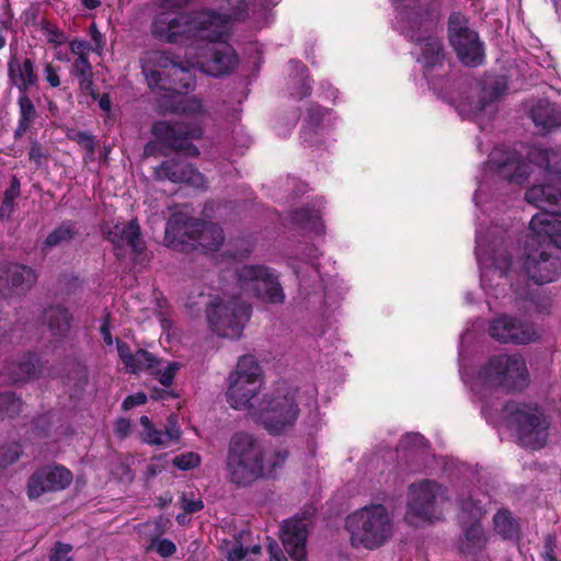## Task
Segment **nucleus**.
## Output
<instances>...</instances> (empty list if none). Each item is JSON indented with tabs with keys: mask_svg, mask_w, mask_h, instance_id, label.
Segmentation results:
<instances>
[{
	"mask_svg": "<svg viewBox=\"0 0 561 561\" xmlns=\"http://www.w3.org/2000/svg\"><path fill=\"white\" fill-rule=\"evenodd\" d=\"M411 38L420 46L421 61L424 66V72L427 75L434 68L442 66L445 59L444 45L439 37L427 35H411Z\"/></svg>",
	"mask_w": 561,
	"mask_h": 561,
	"instance_id": "26",
	"label": "nucleus"
},
{
	"mask_svg": "<svg viewBox=\"0 0 561 561\" xmlns=\"http://www.w3.org/2000/svg\"><path fill=\"white\" fill-rule=\"evenodd\" d=\"M130 421L125 417H119L114 424V433L119 439H124L130 432Z\"/></svg>",
	"mask_w": 561,
	"mask_h": 561,
	"instance_id": "60",
	"label": "nucleus"
},
{
	"mask_svg": "<svg viewBox=\"0 0 561 561\" xmlns=\"http://www.w3.org/2000/svg\"><path fill=\"white\" fill-rule=\"evenodd\" d=\"M493 265L501 278L511 279L513 257L510 253H504L493 259Z\"/></svg>",
	"mask_w": 561,
	"mask_h": 561,
	"instance_id": "48",
	"label": "nucleus"
},
{
	"mask_svg": "<svg viewBox=\"0 0 561 561\" xmlns=\"http://www.w3.org/2000/svg\"><path fill=\"white\" fill-rule=\"evenodd\" d=\"M51 416L49 413L37 415L32 422V434L36 438H46L51 433Z\"/></svg>",
	"mask_w": 561,
	"mask_h": 561,
	"instance_id": "43",
	"label": "nucleus"
},
{
	"mask_svg": "<svg viewBox=\"0 0 561 561\" xmlns=\"http://www.w3.org/2000/svg\"><path fill=\"white\" fill-rule=\"evenodd\" d=\"M444 488L433 480H423L409 488L407 519L412 524L413 518L422 522L439 519L437 499L443 497Z\"/></svg>",
	"mask_w": 561,
	"mask_h": 561,
	"instance_id": "13",
	"label": "nucleus"
},
{
	"mask_svg": "<svg viewBox=\"0 0 561 561\" xmlns=\"http://www.w3.org/2000/svg\"><path fill=\"white\" fill-rule=\"evenodd\" d=\"M148 85L151 89L164 91L162 96V105L173 113H199L203 110L202 102L192 99L184 103L187 93L195 88V78L190 66L184 62L178 67H173L171 72L144 69Z\"/></svg>",
	"mask_w": 561,
	"mask_h": 561,
	"instance_id": "4",
	"label": "nucleus"
},
{
	"mask_svg": "<svg viewBox=\"0 0 561 561\" xmlns=\"http://www.w3.org/2000/svg\"><path fill=\"white\" fill-rule=\"evenodd\" d=\"M43 158L44 151L42 145L38 141H33L28 150L30 161H33L36 165H39L42 163Z\"/></svg>",
	"mask_w": 561,
	"mask_h": 561,
	"instance_id": "62",
	"label": "nucleus"
},
{
	"mask_svg": "<svg viewBox=\"0 0 561 561\" xmlns=\"http://www.w3.org/2000/svg\"><path fill=\"white\" fill-rule=\"evenodd\" d=\"M282 542L285 551L293 561H308L306 524L300 519L285 520L282 527Z\"/></svg>",
	"mask_w": 561,
	"mask_h": 561,
	"instance_id": "21",
	"label": "nucleus"
},
{
	"mask_svg": "<svg viewBox=\"0 0 561 561\" xmlns=\"http://www.w3.org/2000/svg\"><path fill=\"white\" fill-rule=\"evenodd\" d=\"M22 399L12 391L0 392V419H13L22 410Z\"/></svg>",
	"mask_w": 561,
	"mask_h": 561,
	"instance_id": "38",
	"label": "nucleus"
},
{
	"mask_svg": "<svg viewBox=\"0 0 561 561\" xmlns=\"http://www.w3.org/2000/svg\"><path fill=\"white\" fill-rule=\"evenodd\" d=\"M72 546L61 541H56L51 548L48 559L49 561H72L70 556Z\"/></svg>",
	"mask_w": 561,
	"mask_h": 561,
	"instance_id": "50",
	"label": "nucleus"
},
{
	"mask_svg": "<svg viewBox=\"0 0 561 561\" xmlns=\"http://www.w3.org/2000/svg\"><path fill=\"white\" fill-rule=\"evenodd\" d=\"M180 369V364L176 362H171L167 365L164 369H159L156 367L150 370V375H152L164 387H170L173 383L174 377Z\"/></svg>",
	"mask_w": 561,
	"mask_h": 561,
	"instance_id": "45",
	"label": "nucleus"
},
{
	"mask_svg": "<svg viewBox=\"0 0 561 561\" xmlns=\"http://www.w3.org/2000/svg\"><path fill=\"white\" fill-rule=\"evenodd\" d=\"M78 234L76 224L72 220H64L58 227L48 233L43 242L42 251L53 249L62 243L70 242Z\"/></svg>",
	"mask_w": 561,
	"mask_h": 561,
	"instance_id": "32",
	"label": "nucleus"
},
{
	"mask_svg": "<svg viewBox=\"0 0 561 561\" xmlns=\"http://www.w3.org/2000/svg\"><path fill=\"white\" fill-rule=\"evenodd\" d=\"M411 23L412 35H419L417 33L424 31L428 32L433 30L439 19L438 13L431 7H417L413 11L407 14Z\"/></svg>",
	"mask_w": 561,
	"mask_h": 561,
	"instance_id": "30",
	"label": "nucleus"
},
{
	"mask_svg": "<svg viewBox=\"0 0 561 561\" xmlns=\"http://www.w3.org/2000/svg\"><path fill=\"white\" fill-rule=\"evenodd\" d=\"M241 284L254 283L256 296L268 304H282L285 299L283 287L274 270L265 265H243L236 271Z\"/></svg>",
	"mask_w": 561,
	"mask_h": 561,
	"instance_id": "14",
	"label": "nucleus"
},
{
	"mask_svg": "<svg viewBox=\"0 0 561 561\" xmlns=\"http://www.w3.org/2000/svg\"><path fill=\"white\" fill-rule=\"evenodd\" d=\"M172 463L180 470H191L201 463V457L196 453L187 451L175 456Z\"/></svg>",
	"mask_w": 561,
	"mask_h": 561,
	"instance_id": "47",
	"label": "nucleus"
},
{
	"mask_svg": "<svg viewBox=\"0 0 561 561\" xmlns=\"http://www.w3.org/2000/svg\"><path fill=\"white\" fill-rule=\"evenodd\" d=\"M102 233L104 238L113 244L117 257L121 256L118 251L124 250L125 247L130 248L135 257H139L147 249L146 242L141 237L139 222L136 218L127 222L102 227Z\"/></svg>",
	"mask_w": 561,
	"mask_h": 561,
	"instance_id": "18",
	"label": "nucleus"
},
{
	"mask_svg": "<svg viewBox=\"0 0 561 561\" xmlns=\"http://www.w3.org/2000/svg\"><path fill=\"white\" fill-rule=\"evenodd\" d=\"M327 110L320 105L312 104L307 110L305 118L304 134H314L321 126Z\"/></svg>",
	"mask_w": 561,
	"mask_h": 561,
	"instance_id": "39",
	"label": "nucleus"
},
{
	"mask_svg": "<svg viewBox=\"0 0 561 561\" xmlns=\"http://www.w3.org/2000/svg\"><path fill=\"white\" fill-rule=\"evenodd\" d=\"M288 456L287 449H277L266 457L264 448L252 434L237 432L227 447V481L237 488H249L256 481L275 479Z\"/></svg>",
	"mask_w": 561,
	"mask_h": 561,
	"instance_id": "2",
	"label": "nucleus"
},
{
	"mask_svg": "<svg viewBox=\"0 0 561 561\" xmlns=\"http://www.w3.org/2000/svg\"><path fill=\"white\" fill-rule=\"evenodd\" d=\"M0 277H5L10 288L16 294L27 293L37 280L35 270L19 263H5L0 266Z\"/></svg>",
	"mask_w": 561,
	"mask_h": 561,
	"instance_id": "24",
	"label": "nucleus"
},
{
	"mask_svg": "<svg viewBox=\"0 0 561 561\" xmlns=\"http://www.w3.org/2000/svg\"><path fill=\"white\" fill-rule=\"evenodd\" d=\"M43 365L37 354L26 352L19 358L7 362L3 371L12 382L37 379L42 374Z\"/></svg>",
	"mask_w": 561,
	"mask_h": 561,
	"instance_id": "23",
	"label": "nucleus"
},
{
	"mask_svg": "<svg viewBox=\"0 0 561 561\" xmlns=\"http://www.w3.org/2000/svg\"><path fill=\"white\" fill-rule=\"evenodd\" d=\"M45 77L46 81L49 83L50 87L57 88L60 85V78L58 75V68L53 66L51 64H48L45 67Z\"/></svg>",
	"mask_w": 561,
	"mask_h": 561,
	"instance_id": "63",
	"label": "nucleus"
},
{
	"mask_svg": "<svg viewBox=\"0 0 561 561\" xmlns=\"http://www.w3.org/2000/svg\"><path fill=\"white\" fill-rule=\"evenodd\" d=\"M130 365V367H126V371L130 374L136 375L141 370H147L150 373V370L160 365V359L152 353L139 348L133 354Z\"/></svg>",
	"mask_w": 561,
	"mask_h": 561,
	"instance_id": "36",
	"label": "nucleus"
},
{
	"mask_svg": "<svg viewBox=\"0 0 561 561\" xmlns=\"http://www.w3.org/2000/svg\"><path fill=\"white\" fill-rule=\"evenodd\" d=\"M151 133L159 142L170 149L184 152L190 157L199 154L198 148L192 142L203 135L202 127L196 123L159 121L152 125Z\"/></svg>",
	"mask_w": 561,
	"mask_h": 561,
	"instance_id": "12",
	"label": "nucleus"
},
{
	"mask_svg": "<svg viewBox=\"0 0 561 561\" xmlns=\"http://www.w3.org/2000/svg\"><path fill=\"white\" fill-rule=\"evenodd\" d=\"M245 533H240L233 546L227 551V561H249L245 559L249 548L243 547L241 539Z\"/></svg>",
	"mask_w": 561,
	"mask_h": 561,
	"instance_id": "52",
	"label": "nucleus"
},
{
	"mask_svg": "<svg viewBox=\"0 0 561 561\" xmlns=\"http://www.w3.org/2000/svg\"><path fill=\"white\" fill-rule=\"evenodd\" d=\"M72 472L61 465L38 468L27 480V496L36 500L48 492L67 489L72 482Z\"/></svg>",
	"mask_w": 561,
	"mask_h": 561,
	"instance_id": "16",
	"label": "nucleus"
},
{
	"mask_svg": "<svg viewBox=\"0 0 561 561\" xmlns=\"http://www.w3.org/2000/svg\"><path fill=\"white\" fill-rule=\"evenodd\" d=\"M8 76L11 83L18 88L19 93H27L28 89L34 87L38 80L34 61L30 58H25L21 64L15 57H12L8 62Z\"/></svg>",
	"mask_w": 561,
	"mask_h": 561,
	"instance_id": "27",
	"label": "nucleus"
},
{
	"mask_svg": "<svg viewBox=\"0 0 561 561\" xmlns=\"http://www.w3.org/2000/svg\"><path fill=\"white\" fill-rule=\"evenodd\" d=\"M71 73L78 79L82 93L90 95L93 100L100 96L94 87L92 66L89 60L76 59L71 67Z\"/></svg>",
	"mask_w": 561,
	"mask_h": 561,
	"instance_id": "31",
	"label": "nucleus"
},
{
	"mask_svg": "<svg viewBox=\"0 0 561 561\" xmlns=\"http://www.w3.org/2000/svg\"><path fill=\"white\" fill-rule=\"evenodd\" d=\"M447 35L458 60L466 67L478 68L485 61V46L477 31L469 27L468 19L460 12H451L447 22Z\"/></svg>",
	"mask_w": 561,
	"mask_h": 561,
	"instance_id": "9",
	"label": "nucleus"
},
{
	"mask_svg": "<svg viewBox=\"0 0 561 561\" xmlns=\"http://www.w3.org/2000/svg\"><path fill=\"white\" fill-rule=\"evenodd\" d=\"M18 105L20 114L19 121H22V124L28 123L32 125L37 116V112L27 93L19 94Z\"/></svg>",
	"mask_w": 561,
	"mask_h": 561,
	"instance_id": "40",
	"label": "nucleus"
},
{
	"mask_svg": "<svg viewBox=\"0 0 561 561\" xmlns=\"http://www.w3.org/2000/svg\"><path fill=\"white\" fill-rule=\"evenodd\" d=\"M318 219V211L309 207H300L291 213L293 224L304 228L314 226Z\"/></svg>",
	"mask_w": 561,
	"mask_h": 561,
	"instance_id": "41",
	"label": "nucleus"
},
{
	"mask_svg": "<svg viewBox=\"0 0 561 561\" xmlns=\"http://www.w3.org/2000/svg\"><path fill=\"white\" fill-rule=\"evenodd\" d=\"M227 401L233 409H252V400L261 388V367L254 356L239 358L236 371L229 377Z\"/></svg>",
	"mask_w": 561,
	"mask_h": 561,
	"instance_id": "11",
	"label": "nucleus"
},
{
	"mask_svg": "<svg viewBox=\"0 0 561 561\" xmlns=\"http://www.w3.org/2000/svg\"><path fill=\"white\" fill-rule=\"evenodd\" d=\"M299 415L296 390L279 385L274 392L266 394L262 405L255 412L256 422L272 435L280 434L286 427L294 425Z\"/></svg>",
	"mask_w": 561,
	"mask_h": 561,
	"instance_id": "8",
	"label": "nucleus"
},
{
	"mask_svg": "<svg viewBox=\"0 0 561 561\" xmlns=\"http://www.w3.org/2000/svg\"><path fill=\"white\" fill-rule=\"evenodd\" d=\"M503 413L520 445L530 449H540L545 446L550 424L537 404L510 400L504 404Z\"/></svg>",
	"mask_w": 561,
	"mask_h": 561,
	"instance_id": "5",
	"label": "nucleus"
},
{
	"mask_svg": "<svg viewBox=\"0 0 561 561\" xmlns=\"http://www.w3.org/2000/svg\"><path fill=\"white\" fill-rule=\"evenodd\" d=\"M147 550L156 551L162 558H169L173 556L176 551L175 543L167 538H160V536H154L150 539V543L147 547Z\"/></svg>",
	"mask_w": 561,
	"mask_h": 561,
	"instance_id": "44",
	"label": "nucleus"
},
{
	"mask_svg": "<svg viewBox=\"0 0 561 561\" xmlns=\"http://www.w3.org/2000/svg\"><path fill=\"white\" fill-rule=\"evenodd\" d=\"M111 325H112V316L110 312H106L103 314L101 319V327H100V333L103 337V342L111 346L113 344V336L111 333Z\"/></svg>",
	"mask_w": 561,
	"mask_h": 561,
	"instance_id": "56",
	"label": "nucleus"
},
{
	"mask_svg": "<svg viewBox=\"0 0 561 561\" xmlns=\"http://www.w3.org/2000/svg\"><path fill=\"white\" fill-rule=\"evenodd\" d=\"M525 201L541 210L529 222L540 248L526 252L523 270L535 284L554 282L561 274V259L543 247L561 249V178L553 183L529 187L525 193Z\"/></svg>",
	"mask_w": 561,
	"mask_h": 561,
	"instance_id": "1",
	"label": "nucleus"
},
{
	"mask_svg": "<svg viewBox=\"0 0 561 561\" xmlns=\"http://www.w3.org/2000/svg\"><path fill=\"white\" fill-rule=\"evenodd\" d=\"M163 432L154 428V426L144 431L142 433V442L148 445L161 446L164 445L163 440Z\"/></svg>",
	"mask_w": 561,
	"mask_h": 561,
	"instance_id": "55",
	"label": "nucleus"
},
{
	"mask_svg": "<svg viewBox=\"0 0 561 561\" xmlns=\"http://www.w3.org/2000/svg\"><path fill=\"white\" fill-rule=\"evenodd\" d=\"M202 12L182 13L163 11L158 13L151 24L153 37L169 44L184 43L191 38L207 41L209 30Z\"/></svg>",
	"mask_w": 561,
	"mask_h": 561,
	"instance_id": "7",
	"label": "nucleus"
},
{
	"mask_svg": "<svg viewBox=\"0 0 561 561\" xmlns=\"http://www.w3.org/2000/svg\"><path fill=\"white\" fill-rule=\"evenodd\" d=\"M488 538L479 519H473L463 527V537L460 539L459 550L466 556H478L486 547Z\"/></svg>",
	"mask_w": 561,
	"mask_h": 561,
	"instance_id": "28",
	"label": "nucleus"
},
{
	"mask_svg": "<svg viewBox=\"0 0 561 561\" xmlns=\"http://www.w3.org/2000/svg\"><path fill=\"white\" fill-rule=\"evenodd\" d=\"M206 221L193 217H186L182 214H176L168 222L165 228V238L171 236L181 244L191 243L196 247V242L202 233Z\"/></svg>",
	"mask_w": 561,
	"mask_h": 561,
	"instance_id": "22",
	"label": "nucleus"
},
{
	"mask_svg": "<svg viewBox=\"0 0 561 561\" xmlns=\"http://www.w3.org/2000/svg\"><path fill=\"white\" fill-rule=\"evenodd\" d=\"M22 454L20 444H11L0 447V467L7 468L19 460Z\"/></svg>",
	"mask_w": 561,
	"mask_h": 561,
	"instance_id": "46",
	"label": "nucleus"
},
{
	"mask_svg": "<svg viewBox=\"0 0 561 561\" xmlns=\"http://www.w3.org/2000/svg\"><path fill=\"white\" fill-rule=\"evenodd\" d=\"M458 506H459L461 512H467L474 519H479L477 517V514L479 513V508L477 506V503L472 500L471 496H468V497H465V499H460L459 503H458Z\"/></svg>",
	"mask_w": 561,
	"mask_h": 561,
	"instance_id": "61",
	"label": "nucleus"
},
{
	"mask_svg": "<svg viewBox=\"0 0 561 561\" xmlns=\"http://www.w3.org/2000/svg\"><path fill=\"white\" fill-rule=\"evenodd\" d=\"M89 49H90V45L85 41L73 39L70 43V50L72 54L78 56L77 59L82 58L84 60H89L88 55H87Z\"/></svg>",
	"mask_w": 561,
	"mask_h": 561,
	"instance_id": "59",
	"label": "nucleus"
},
{
	"mask_svg": "<svg viewBox=\"0 0 561 561\" xmlns=\"http://www.w3.org/2000/svg\"><path fill=\"white\" fill-rule=\"evenodd\" d=\"M529 116L541 131L549 133L561 127V108L548 100H538L531 106Z\"/></svg>",
	"mask_w": 561,
	"mask_h": 561,
	"instance_id": "25",
	"label": "nucleus"
},
{
	"mask_svg": "<svg viewBox=\"0 0 561 561\" xmlns=\"http://www.w3.org/2000/svg\"><path fill=\"white\" fill-rule=\"evenodd\" d=\"M353 548L376 550L392 537V520L382 504L364 506L345 518Z\"/></svg>",
	"mask_w": 561,
	"mask_h": 561,
	"instance_id": "3",
	"label": "nucleus"
},
{
	"mask_svg": "<svg viewBox=\"0 0 561 561\" xmlns=\"http://www.w3.org/2000/svg\"><path fill=\"white\" fill-rule=\"evenodd\" d=\"M182 62L183 61L179 56H175L168 50H153L149 56V64H151L153 68L144 66L142 70H158L164 75L165 71L171 72L173 67H178Z\"/></svg>",
	"mask_w": 561,
	"mask_h": 561,
	"instance_id": "35",
	"label": "nucleus"
},
{
	"mask_svg": "<svg viewBox=\"0 0 561 561\" xmlns=\"http://www.w3.org/2000/svg\"><path fill=\"white\" fill-rule=\"evenodd\" d=\"M67 137L69 140L78 144L80 147H82L84 150H87V153L90 157H92L94 154L95 139L91 133L72 129V130L68 131Z\"/></svg>",
	"mask_w": 561,
	"mask_h": 561,
	"instance_id": "42",
	"label": "nucleus"
},
{
	"mask_svg": "<svg viewBox=\"0 0 561 561\" xmlns=\"http://www.w3.org/2000/svg\"><path fill=\"white\" fill-rule=\"evenodd\" d=\"M153 178L157 181L169 180L195 188L205 187V176L192 163L176 159L162 161L154 168Z\"/></svg>",
	"mask_w": 561,
	"mask_h": 561,
	"instance_id": "19",
	"label": "nucleus"
},
{
	"mask_svg": "<svg viewBox=\"0 0 561 561\" xmlns=\"http://www.w3.org/2000/svg\"><path fill=\"white\" fill-rule=\"evenodd\" d=\"M217 10L201 11L207 15L204 19L209 30L207 35L208 42H217L222 37V27L231 21H242L248 15V7L245 0H215Z\"/></svg>",
	"mask_w": 561,
	"mask_h": 561,
	"instance_id": "17",
	"label": "nucleus"
},
{
	"mask_svg": "<svg viewBox=\"0 0 561 561\" xmlns=\"http://www.w3.org/2000/svg\"><path fill=\"white\" fill-rule=\"evenodd\" d=\"M211 42L214 45L209 49V56L201 62L202 70L213 77L228 75L232 72L239 64V58L234 49L227 44Z\"/></svg>",
	"mask_w": 561,
	"mask_h": 561,
	"instance_id": "20",
	"label": "nucleus"
},
{
	"mask_svg": "<svg viewBox=\"0 0 561 561\" xmlns=\"http://www.w3.org/2000/svg\"><path fill=\"white\" fill-rule=\"evenodd\" d=\"M180 502L185 514H194L204 508V503L201 499H187L185 493L181 496Z\"/></svg>",
	"mask_w": 561,
	"mask_h": 561,
	"instance_id": "54",
	"label": "nucleus"
},
{
	"mask_svg": "<svg viewBox=\"0 0 561 561\" xmlns=\"http://www.w3.org/2000/svg\"><path fill=\"white\" fill-rule=\"evenodd\" d=\"M508 89L507 80L504 77L495 78L491 83L485 85L484 91L488 94L490 101L500 99Z\"/></svg>",
	"mask_w": 561,
	"mask_h": 561,
	"instance_id": "49",
	"label": "nucleus"
},
{
	"mask_svg": "<svg viewBox=\"0 0 561 561\" xmlns=\"http://www.w3.org/2000/svg\"><path fill=\"white\" fill-rule=\"evenodd\" d=\"M494 530L503 539L519 537V525L508 510H500L493 517Z\"/></svg>",
	"mask_w": 561,
	"mask_h": 561,
	"instance_id": "34",
	"label": "nucleus"
},
{
	"mask_svg": "<svg viewBox=\"0 0 561 561\" xmlns=\"http://www.w3.org/2000/svg\"><path fill=\"white\" fill-rule=\"evenodd\" d=\"M20 195V181L12 176L10 186L4 191L0 206V219L9 220L15 209V199Z\"/></svg>",
	"mask_w": 561,
	"mask_h": 561,
	"instance_id": "37",
	"label": "nucleus"
},
{
	"mask_svg": "<svg viewBox=\"0 0 561 561\" xmlns=\"http://www.w3.org/2000/svg\"><path fill=\"white\" fill-rule=\"evenodd\" d=\"M163 435L168 436L170 440H178L181 436V430L175 420L169 419L165 425Z\"/></svg>",
	"mask_w": 561,
	"mask_h": 561,
	"instance_id": "64",
	"label": "nucleus"
},
{
	"mask_svg": "<svg viewBox=\"0 0 561 561\" xmlns=\"http://www.w3.org/2000/svg\"><path fill=\"white\" fill-rule=\"evenodd\" d=\"M540 164L550 173L560 174L561 163L557 160L558 156L550 150H541L539 152Z\"/></svg>",
	"mask_w": 561,
	"mask_h": 561,
	"instance_id": "51",
	"label": "nucleus"
},
{
	"mask_svg": "<svg viewBox=\"0 0 561 561\" xmlns=\"http://www.w3.org/2000/svg\"><path fill=\"white\" fill-rule=\"evenodd\" d=\"M147 402V396L144 392H136L134 394L127 396L123 403L122 409L124 411L131 410L135 407L142 405Z\"/></svg>",
	"mask_w": 561,
	"mask_h": 561,
	"instance_id": "58",
	"label": "nucleus"
},
{
	"mask_svg": "<svg viewBox=\"0 0 561 561\" xmlns=\"http://www.w3.org/2000/svg\"><path fill=\"white\" fill-rule=\"evenodd\" d=\"M204 305L209 328L221 337L239 339L252 313V306L237 298Z\"/></svg>",
	"mask_w": 561,
	"mask_h": 561,
	"instance_id": "10",
	"label": "nucleus"
},
{
	"mask_svg": "<svg viewBox=\"0 0 561 561\" xmlns=\"http://www.w3.org/2000/svg\"><path fill=\"white\" fill-rule=\"evenodd\" d=\"M557 545V537L553 534H548L543 539V548L540 557L543 561H558L554 548Z\"/></svg>",
	"mask_w": 561,
	"mask_h": 561,
	"instance_id": "53",
	"label": "nucleus"
},
{
	"mask_svg": "<svg viewBox=\"0 0 561 561\" xmlns=\"http://www.w3.org/2000/svg\"><path fill=\"white\" fill-rule=\"evenodd\" d=\"M225 241V233L222 228L213 222H206L199 238L196 242V247H201L205 251H217Z\"/></svg>",
	"mask_w": 561,
	"mask_h": 561,
	"instance_id": "33",
	"label": "nucleus"
},
{
	"mask_svg": "<svg viewBox=\"0 0 561 561\" xmlns=\"http://www.w3.org/2000/svg\"><path fill=\"white\" fill-rule=\"evenodd\" d=\"M116 350H117V354H118V357L121 359V362L124 364L125 368L126 367H130L131 365V356H133V352L129 347V345L119 340V339H116Z\"/></svg>",
	"mask_w": 561,
	"mask_h": 561,
	"instance_id": "57",
	"label": "nucleus"
},
{
	"mask_svg": "<svg viewBox=\"0 0 561 561\" xmlns=\"http://www.w3.org/2000/svg\"><path fill=\"white\" fill-rule=\"evenodd\" d=\"M44 321L51 335L66 337L71 328L72 314L65 306H49L44 311Z\"/></svg>",
	"mask_w": 561,
	"mask_h": 561,
	"instance_id": "29",
	"label": "nucleus"
},
{
	"mask_svg": "<svg viewBox=\"0 0 561 561\" xmlns=\"http://www.w3.org/2000/svg\"><path fill=\"white\" fill-rule=\"evenodd\" d=\"M489 332L494 340L505 344L522 345L540 340V333L534 323L506 314L495 318L490 324Z\"/></svg>",
	"mask_w": 561,
	"mask_h": 561,
	"instance_id": "15",
	"label": "nucleus"
},
{
	"mask_svg": "<svg viewBox=\"0 0 561 561\" xmlns=\"http://www.w3.org/2000/svg\"><path fill=\"white\" fill-rule=\"evenodd\" d=\"M479 379L506 393L522 392L530 383L525 359L519 354H497L479 369Z\"/></svg>",
	"mask_w": 561,
	"mask_h": 561,
	"instance_id": "6",
	"label": "nucleus"
}]
</instances>
